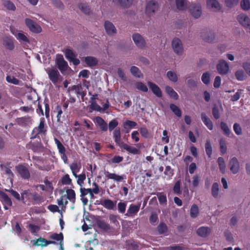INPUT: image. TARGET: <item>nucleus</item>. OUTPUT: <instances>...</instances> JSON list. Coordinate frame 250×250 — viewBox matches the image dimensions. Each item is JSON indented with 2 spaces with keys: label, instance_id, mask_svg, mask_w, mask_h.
<instances>
[{
  "label": "nucleus",
  "instance_id": "nucleus-1",
  "mask_svg": "<svg viewBox=\"0 0 250 250\" xmlns=\"http://www.w3.org/2000/svg\"><path fill=\"white\" fill-rule=\"evenodd\" d=\"M63 52L66 59L70 62H72L74 65L77 66L80 64V60L76 58V54L72 49H65L63 50Z\"/></svg>",
  "mask_w": 250,
  "mask_h": 250
},
{
  "label": "nucleus",
  "instance_id": "nucleus-2",
  "mask_svg": "<svg viewBox=\"0 0 250 250\" xmlns=\"http://www.w3.org/2000/svg\"><path fill=\"white\" fill-rule=\"evenodd\" d=\"M44 119L42 118L40 119V122L39 126L36 127L33 130L31 133V139H34L36 138H39V134L44 133L45 130L44 129Z\"/></svg>",
  "mask_w": 250,
  "mask_h": 250
},
{
  "label": "nucleus",
  "instance_id": "nucleus-3",
  "mask_svg": "<svg viewBox=\"0 0 250 250\" xmlns=\"http://www.w3.org/2000/svg\"><path fill=\"white\" fill-rule=\"evenodd\" d=\"M216 69L218 73L221 75H226L229 71V65L228 62L223 60H221L219 61L216 65Z\"/></svg>",
  "mask_w": 250,
  "mask_h": 250
},
{
  "label": "nucleus",
  "instance_id": "nucleus-4",
  "mask_svg": "<svg viewBox=\"0 0 250 250\" xmlns=\"http://www.w3.org/2000/svg\"><path fill=\"white\" fill-rule=\"evenodd\" d=\"M16 169L22 179L28 180L30 177V173L27 167L22 165H19L16 167Z\"/></svg>",
  "mask_w": 250,
  "mask_h": 250
},
{
  "label": "nucleus",
  "instance_id": "nucleus-5",
  "mask_svg": "<svg viewBox=\"0 0 250 250\" xmlns=\"http://www.w3.org/2000/svg\"><path fill=\"white\" fill-rule=\"evenodd\" d=\"M125 247L127 250H140L143 246L139 242L131 239L125 241Z\"/></svg>",
  "mask_w": 250,
  "mask_h": 250
},
{
  "label": "nucleus",
  "instance_id": "nucleus-6",
  "mask_svg": "<svg viewBox=\"0 0 250 250\" xmlns=\"http://www.w3.org/2000/svg\"><path fill=\"white\" fill-rule=\"evenodd\" d=\"M0 200L5 210L9 209L12 206V202L9 197L4 192L0 191Z\"/></svg>",
  "mask_w": 250,
  "mask_h": 250
},
{
  "label": "nucleus",
  "instance_id": "nucleus-7",
  "mask_svg": "<svg viewBox=\"0 0 250 250\" xmlns=\"http://www.w3.org/2000/svg\"><path fill=\"white\" fill-rule=\"evenodd\" d=\"M25 23L30 30L33 32L39 33L42 31V28L35 22L30 19H26Z\"/></svg>",
  "mask_w": 250,
  "mask_h": 250
},
{
  "label": "nucleus",
  "instance_id": "nucleus-8",
  "mask_svg": "<svg viewBox=\"0 0 250 250\" xmlns=\"http://www.w3.org/2000/svg\"><path fill=\"white\" fill-rule=\"evenodd\" d=\"M172 46L175 53L180 55L183 52V45L181 41L178 38L173 39L172 42Z\"/></svg>",
  "mask_w": 250,
  "mask_h": 250
},
{
  "label": "nucleus",
  "instance_id": "nucleus-9",
  "mask_svg": "<svg viewBox=\"0 0 250 250\" xmlns=\"http://www.w3.org/2000/svg\"><path fill=\"white\" fill-rule=\"evenodd\" d=\"M158 3L157 1L151 0L147 3L146 9V13L150 16L154 13L158 8Z\"/></svg>",
  "mask_w": 250,
  "mask_h": 250
},
{
  "label": "nucleus",
  "instance_id": "nucleus-10",
  "mask_svg": "<svg viewBox=\"0 0 250 250\" xmlns=\"http://www.w3.org/2000/svg\"><path fill=\"white\" fill-rule=\"evenodd\" d=\"M230 170L233 174H236L239 170V163L237 159L235 157H233L231 159L229 162Z\"/></svg>",
  "mask_w": 250,
  "mask_h": 250
},
{
  "label": "nucleus",
  "instance_id": "nucleus-11",
  "mask_svg": "<svg viewBox=\"0 0 250 250\" xmlns=\"http://www.w3.org/2000/svg\"><path fill=\"white\" fill-rule=\"evenodd\" d=\"M141 203H139L138 205H130L127 210V212L125 214V215L128 217H130L136 215L139 211Z\"/></svg>",
  "mask_w": 250,
  "mask_h": 250
},
{
  "label": "nucleus",
  "instance_id": "nucleus-12",
  "mask_svg": "<svg viewBox=\"0 0 250 250\" xmlns=\"http://www.w3.org/2000/svg\"><path fill=\"white\" fill-rule=\"evenodd\" d=\"M49 79L54 84H56L60 76V73L57 69H51L47 72Z\"/></svg>",
  "mask_w": 250,
  "mask_h": 250
},
{
  "label": "nucleus",
  "instance_id": "nucleus-13",
  "mask_svg": "<svg viewBox=\"0 0 250 250\" xmlns=\"http://www.w3.org/2000/svg\"><path fill=\"white\" fill-rule=\"evenodd\" d=\"M104 174L107 179H112L117 182L123 181L125 177V175H119L115 173H110L108 171H105Z\"/></svg>",
  "mask_w": 250,
  "mask_h": 250
},
{
  "label": "nucleus",
  "instance_id": "nucleus-14",
  "mask_svg": "<svg viewBox=\"0 0 250 250\" xmlns=\"http://www.w3.org/2000/svg\"><path fill=\"white\" fill-rule=\"evenodd\" d=\"M147 84L152 93L158 98L162 97V92L160 87L151 82H148Z\"/></svg>",
  "mask_w": 250,
  "mask_h": 250
},
{
  "label": "nucleus",
  "instance_id": "nucleus-15",
  "mask_svg": "<svg viewBox=\"0 0 250 250\" xmlns=\"http://www.w3.org/2000/svg\"><path fill=\"white\" fill-rule=\"evenodd\" d=\"M56 63L58 69L62 72L67 70L68 67L67 62L64 60L62 56L57 59Z\"/></svg>",
  "mask_w": 250,
  "mask_h": 250
},
{
  "label": "nucleus",
  "instance_id": "nucleus-16",
  "mask_svg": "<svg viewBox=\"0 0 250 250\" xmlns=\"http://www.w3.org/2000/svg\"><path fill=\"white\" fill-rule=\"evenodd\" d=\"M132 39L137 46L141 48L145 47L146 43L145 41L140 34H133Z\"/></svg>",
  "mask_w": 250,
  "mask_h": 250
},
{
  "label": "nucleus",
  "instance_id": "nucleus-17",
  "mask_svg": "<svg viewBox=\"0 0 250 250\" xmlns=\"http://www.w3.org/2000/svg\"><path fill=\"white\" fill-rule=\"evenodd\" d=\"M32 192L31 190L27 189L24 190L22 193L21 194V202L25 204L26 202H28L29 203L32 202Z\"/></svg>",
  "mask_w": 250,
  "mask_h": 250
},
{
  "label": "nucleus",
  "instance_id": "nucleus-18",
  "mask_svg": "<svg viewBox=\"0 0 250 250\" xmlns=\"http://www.w3.org/2000/svg\"><path fill=\"white\" fill-rule=\"evenodd\" d=\"M207 6L214 11H219L221 6L217 0H207Z\"/></svg>",
  "mask_w": 250,
  "mask_h": 250
},
{
  "label": "nucleus",
  "instance_id": "nucleus-19",
  "mask_svg": "<svg viewBox=\"0 0 250 250\" xmlns=\"http://www.w3.org/2000/svg\"><path fill=\"white\" fill-rule=\"evenodd\" d=\"M14 41L13 37H7L3 39V44L7 49L13 50L15 47Z\"/></svg>",
  "mask_w": 250,
  "mask_h": 250
},
{
  "label": "nucleus",
  "instance_id": "nucleus-20",
  "mask_svg": "<svg viewBox=\"0 0 250 250\" xmlns=\"http://www.w3.org/2000/svg\"><path fill=\"white\" fill-rule=\"evenodd\" d=\"M120 147L126 150L129 153L134 155L140 154L141 153V151L139 149L131 146L125 143L121 145Z\"/></svg>",
  "mask_w": 250,
  "mask_h": 250
},
{
  "label": "nucleus",
  "instance_id": "nucleus-21",
  "mask_svg": "<svg viewBox=\"0 0 250 250\" xmlns=\"http://www.w3.org/2000/svg\"><path fill=\"white\" fill-rule=\"evenodd\" d=\"M116 202H114L111 200L107 199L103 201L101 203V205L107 209L115 210L116 209Z\"/></svg>",
  "mask_w": 250,
  "mask_h": 250
},
{
  "label": "nucleus",
  "instance_id": "nucleus-22",
  "mask_svg": "<svg viewBox=\"0 0 250 250\" xmlns=\"http://www.w3.org/2000/svg\"><path fill=\"white\" fill-rule=\"evenodd\" d=\"M16 122L18 125L22 126H25L32 124V119L29 116L17 118Z\"/></svg>",
  "mask_w": 250,
  "mask_h": 250
},
{
  "label": "nucleus",
  "instance_id": "nucleus-23",
  "mask_svg": "<svg viewBox=\"0 0 250 250\" xmlns=\"http://www.w3.org/2000/svg\"><path fill=\"white\" fill-rule=\"evenodd\" d=\"M104 26L106 32L107 34L112 35L116 33V28L111 22L108 21H105Z\"/></svg>",
  "mask_w": 250,
  "mask_h": 250
},
{
  "label": "nucleus",
  "instance_id": "nucleus-24",
  "mask_svg": "<svg viewBox=\"0 0 250 250\" xmlns=\"http://www.w3.org/2000/svg\"><path fill=\"white\" fill-rule=\"evenodd\" d=\"M31 195L32 198V203L33 204H40L44 201L43 196L36 191L33 192Z\"/></svg>",
  "mask_w": 250,
  "mask_h": 250
},
{
  "label": "nucleus",
  "instance_id": "nucleus-25",
  "mask_svg": "<svg viewBox=\"0 0 250 250\" xmlns=\"http://www.w3.org/2000/svg\"><path fill=\"white\" fill-rule=\"evenodd\" d=\"M237 19L239 23L243 26L248 27L250 26V19L247 16L242 14L238 16Z\"/></svg>",
  "mask_w": 250,
  "mask_h": 250
},
{
  "label": "nucleus",
  "instance_id": "nucleus-26",
  "mask_svg": "<svg viewBox=\"0 0 250 250\" xmlns=\"http://www.w3.org/2000/svg\"><path fill=\"white\" fill-rule=\"evenodd\" d=\"M84 62L88 66L92 67L98 64V60L94 57L87 56L84 58Z\"/></svg>",
  "mask_w": 250,
  "mask_h": 250
},
{
  "label": "nucleus",
  "instance_id": "nucleus-27",
  "mask_svg": "<svg viewBox=\"0 0 250 250\" xmlns=\"http://www.w3.org/2000/svg\"><path fill=\"white\" fill-rule=\"evenodd\" d=\"M113 137L116 144L121 147L124 143L121 142V131L119 128H116L113 132Z\"/></svg>",
  "mask_w": 250,
  "mask_h": 250
},
{
  "label": "nucleus",
  "instance_id": "nucleus-28",
  "mask_svg": "<svg viewBox=\"0 0 250 250\" xmlns=\"http://www.w3.org/2000/svg\"><path fill=\"white\" fill-rule=\"evenodd\" d=\"M95 122L99 126L100 129L103 131H106L108 129L107 123L101 117L98 116L95 118Z\"/></svg>",
  "mask_w": 250,
  "mask_h": 250
},
{
  "label": "nucleus",
  "instance_id": "nucleus-29",
  "mask_svg": "<svg viewBox=\"0 0 250 250\" xmlns=\"http://www.w3.org/2000/svg\"><path fill=\"white\" fill-rule=\"evenodd\" d=\"M66 194L64 195V197L66 196L70 202L74 204L76 201V193L75 191L72 189H68L66 190Z\"/></svg>",
  "mask_w": 250,
  "mask_h": 250
},
{
  "label": "nucleus",
  "instance_id": "nucleus-30",
  "mask_svg": "<svg viewBox=\"0 0 250 250\" xmlns=\"http://www.w3.org/2000/svg\"><path fill=\"white\" fill-rule=\"evenodd\" d=\"M216 40V36L213 32L208 30L205 34V41L208 42H212Z\"/></svg>",
  "mask_w": 250,
  "mask_h": 250
},
{
  "label": "nucleus",
  "instance_id": "nucleus-31",
  "mask_svg": "<svg viewBox=\"0 0 250 250\" xmlns=\"http://www.w3.org/2000/svg\"><path fill=\"white\" fill-rule=\"evenodd\" d=\"M29 145L30 148H31L34 152L40 151L43 147L42 144L40 141L30 143Z\"/></svg>",
  "mask_w": 250,
  "mask_h": 250
},
{
  "label": "nucleus",
  "instance_id": "nucleus-32",
  "mask_svg": "<svg viewBox=\"0 0 250 250\" xmlns=\"http://www.w3.org/2000/svg\"><path fill=\"white\" fill-rule=\"evenodd\" d=\"M166 92L170 98L174 100H177L179 98L178 94L169 86H166Z\"/></svg>",
  "mask_w": 250,
  "mask_h": 250
},
{
  "label": "nucleus",
  "instance_id": "nucleus-33",
  "mask_svg": "<svg viewBox=\"0 0 250 250\" xmlns=\"http://www.w3.org/2000/svg\"><path fill=\"white\" fill-rule=\"evenodd\" d=\"M97 226L101 230L104 231H107L110 229V225L104 221H99L97 222Z\"/></svg>",
  "mask_w": 250,
  "mask_h": 250
},
{
  "label": "nucleus",
  "instance_id": "nucleus-34",
  "mask_svg": "<svg viewBox=\"0 0 250 250\" xmlns=\"http://www.w3.org/2000/svg\"><path fill=\"white\" fill-rule=\"evenodd\" d=\"M130 72L135 77L140 78L143 77V74L140 70L135 66H132L130 68Z\"/></svg>",
  "mask_w": 250,
  "mask_h": 250
},
{
  "label": "nucleus",
  "instance_id": "nucleus-35",
  "mask_svg": "<svg viewBox=\"0 0 250 250\" xmlns=\"http://www.w3.org/2000/svg\"><path fill=\"white\" fill-rule=\"evenodd\" d=\"M157 230L159 234H163L168 230L167 225L164 222H161L157 228Z\"/></svg>",
  "mask_w": 250,
  "mask_h": 250
},
{
  "label": "nucleus",
  "instance_id": "nucleus-36",
  "mask_svg": "<svg viewBox=\"0 0 250 250\" xmlns=\"http://www.w3.org/2000/svg\"><path fill=\"white\" fill-rule=\"evenodd\" d=\"M235 76L238 81H242L247 78V75L242 69H238L235 73Z\"/></svg>",
  "mask_w": 250,
  "mask_h": 250
},
{
  "label": "nucleus",
  "instance_id": "nucleus-37",
  "mask_svg": "<svg viewBox=\"0 0 250 250\" xmlns=\"http://www.w3.org/2000/svg\"><path fill=\"white\" fill-rule=\"evenodd\" d=\"M199 213V208L198 206L195 204L193 205L190 210V215L191 217L193 218L197 217Z\"/></svg>",
  "mask_w": 250,
  "mask_h": 250
},
{
  "label": "nucleus",
  "instance_id": "nucleus-38",
  "mask_svg": "<svg viewBox=\"0 0 250 250\" xmlns=\"http://www.w3.org/2000/svg\"><path fill=\"white\" fill-rule=\"evenodd\" d=\"M49 239L55 240L57 241H60V243L63 242V235L62 232L60 233H54L49 236Z\"/></svg>",
  "mask_w": 250,
  "mask_h": 250
},
{
  "label": "nucleus",
  "instance_id": "nucleus-39",
  "mask_svg": "<svg viewBox=\"0 0 250 250\" xmlns=\"http://www.w3.org/2000/svg\"><path fill=\"white\" fill-rule=\"evenodd\" d=\"M217 162L220 171L222 173H224L226 171V165L224 158L221 157H219L217 160Z\"/></svg>",
  "mask_w": 250,
  "mask_h": 250
},
{
  "label": "nucleus",
  "instance_id": "nucleus-40",
  "mask_svg": "<svg viewBox=\"0 0 250 250\" xmlns=\"http://www.w3.org/2000/svg\"><path fill=\"white\" fill-rule=\"evenodd\" d=\"M79 8L85 14H89L90 13V8L89 6L85 3H81L78 5Z\"/></svg>",
  "mask_w": 250,
  "mask_h": 250
},
{
  "label": "nucleus",
  "instance_id": "nucleus-41",
  "mask_svg": "<svg viewBox=\"0 0 250 250\" xmlns=\"http://www.w3.org/2000/svg\"><path fill=\"white\" fill-rule=\"evenodd\" d=\"M54 141L55 144L57 145V148L59 150V153H64L65 152L66 149L63 145L62 144V143L56 138H54Z\"/></svg>",
  "mask_w": 250,
  "mask_h": 250
},
{
  "label": "nucleus",
  "instance_id": "nucleus-42",
  "mask_svg": "<svg viewBox=\"0 0 250 250\" xmlns=\"http://www.w3.org/2000/svg\"><path fill=\"white\" fill-rule=\"evenodd\" d=\"M159 202L161 205L166 204L167 202V196L164 192H158L157 194Z\"/></svg>",
  "mask_w": 250,
  "mask_h": 250
},
{
  "label": "nucleus",
  "instance_id": "nucleus-43",
  "mask_svg": "<svg viewBox=\"0 0 250 250\" xmlns=\"http://www.w3.org/2000/svg\"><path fill=\"white\" fill-rule=\"evenodd\" d=\"M219 192V185L217 183L213 184L211 188V193L212 196L216 198L218 196Z\"/></svg>",
  "mask_w": 250,
  "mask_h": 250
},
{
  "label": "nucleus",
  "instance_id": "nucleus-44",
  "mask_svg": "<svg viewBox=\"0 0 250 250\" xmlns=\"http://www.w3.org/2000/svg\"><path fill=\"white\" fill-rule=\"evenodd\" d=\"M16 38L20 42H22L25 43H29L28 38L22 33H18L16 36Z\"/></svg>",
  "mask_w": 250,
  "mask_h": 250
},
{
  "label": "nucleus",
  "instance_id": "nucleus-45",
  "mask_svg": "<svg viewBox=\"0 0 250 250\" xmlns=\"http://www.w3.org/2000/svg\"><path fill=\"white\" fill-rule=\"evenodd\" d=\"M177 8L180 10H185L186 8V0H175Z\"/></svg>",
  "mask_w": 250,
  "mask_h": 250
},
{
  "label": "nucleus",
  "instance_id": "nucleus-46",
  "mask_svg": "<svg viewBox=\"0 0 250 250\" xmlns=\"http://www.w3.org/2000/svg\"><path fill=\"white\" fill-rule=\"evenodd\" d=\"M220 151L222 154H224L227 151V146L226 141L224 139H221L219 142Z\"/></svg>",
  "mask_w": 250,
  "mask_h": 250
},
{
  "label": "nucleus",
  "instance_id": "nucleus-47",
  "mask_svg": "<svg viewBox=\"0 0 250 250\" xmlns=\"http://www.w3.org/2000/svg\"><path fill=\"white\" fill-rule=\"evenodd\" d=\"M136 88L143 92H147L148 91V88L144 83L141 82H137L135 84Z\"/></svg>",
  "mask_w": 250,
  "mask_h": 250
},
{
  "label": "nucleus",
  "instance_id": "nucleus-48",
  "mask_svg": "<svg viewBox=\"0 0 250 250\" xmlns=\"http://www.w3.org/2000/svg\"><path fill=\"white\" fill-rule=\"evenodd\" d=\"M158 222V217L155 212H152L149 217V222L153 226H155Z\"/></svg>",
  "mask_w": 250,
  "mask_h": 250
},
{
  "label": "nucleus",
  "instance_id": "nucleus-49",
  "mask_svg": "<svg viewBox=\"0 0 250 250\" xmlns=\"http://www.w3.org/2000/svg\"><path fill=\"white\" fill-rule=\"evenodd\" d=\"M220 127L225 134L228 136L230 134V129L226 123L223 122H221L220 123Z\"/></svg>",
  "mask_w": 250,
  "mask_h": 250
},
{
  "label": "nucleus",
  "instance_id": "nucleus-50",
  "mask_svg": "<svg viewBox=\"0 0 250 250\" xmlns=\"http://www.w3.org/2000/svg\"><path fill=\"white\" fill-rule=\"evenodd\" d=\"M164 174L167 176V179H170L173 175V170L171 168L170 166H167L166 167Z\"/></svg>",
  "mask_w": 250,
  "mask_h": 250
},
{
  "label": "nucleus",
  "instance_id": "nucleus-51",
  "mask_svg": "<svg viewBox=\"0 0 250 250\" xmlns=\"http://www.w3.org/2000/svg\"><path fill=\"white\" fill-rule=\"evenodd\" d=\"M119 216L114 215V214H110L109 216V219L111 223L115 225L116 226H120L119 222L118 221V219L119 218Z\"/></svg>",
  "mask_w": 250,
  "mask_h": 250
},
{
  "label": "nucleus",
  "instance_id": "nucleus-52",
  "mask_svg": "<svg viewBox=\"0 0 250 250\" xmlns=\"http://www.w3.org/2000/svg\"><path fill=\"white\" fill-rule=\"evenodd\" d=\"M167 78L172 82H176L177 81L178 78L175 73L169 71L167 72Z\"/></svg>",
  "mask_w": 250,
  "mask_h": 250
},
{
  "label": "nucleus",
  "instance_id": "nucleus-53",
  "mask_svg": "<svg viewBox=\"0 0 250 250\" xmlns=\"http://www.w3.org/2000/svg\"><path fill=\"white\" fill-rule=\"evenodd\" d=\"M61 182L62 185H70L72 183V180L69 177L68 174L64 175L61 179Z\"/></svg>",
  "mask_w": 250,
  "mask_h": 250
},
{
  "label": "nucleus",
  "instance_id": "nucleus-54",
  "mask_svg": "<svg viewBox=\"0 0 250 250\" xmlns=\"http://www.w3.org/2000/svg\"><path fill=\"white\" fill-rule=\"evenodd\" d=\"M239 0H225V4L227 7L232 8L236 5Z\"/></svg>",
  "mask_w": 250,
  "mask_h": 250
},
{
  "label": "nucleus",
  "instance_id": "nucleus-55",
  "mask_svg": "<svg viewBox=\"0 0 250 250\" xmlns=\"http://www.w3.org/2000/svg\"><path fill=\"white\" fill-rule=\"evenodd\" d=\"M11 193V194L17 200L21 201V194L20 195V194L16 191L11 189L9 190H6Z\"/></svg>",
  "mask_w": 250,
  "mask_h": 250
},
{
  "label": "nucleus",
  "instance_id": "nucleus-56",
  "mask_svg": "<svg viewBox=\"0 0 250 250\" xmlns=\"http://www.w3.org/2000/svg\"><path fill=\"white\" fill-rule=\"evenodd\" d=\"M173 192L177 194H179L181 193V183L180 181H177L173 187Z\"/></svg>",
  "mask_w": 250,
  "mask_h": 250
},
{
  "label": "nucleus",
  "instance_id": "nucleus-57",
  "mask_svg": "<svg viewBox=\"0 0 250 250\" xmlns=\"http://www.w3.org/2000/svg\"><path fill=\"white\" fill-rule=\"evenodd\" d=\"M70 169L72 170V173L75 177H77V175L76 174V172L79 171V167L77 163H73L70 166Z\"/></svg>",
  "mask_w": 250,
  "mask_h": 250
},
{
  "label": "nucleus",
  "instance_id": "nucleus-58",
  "mask_svg": "<svg viewBox=\"0 0 250 250\" xmlns=\"http://www.w3.org/2000/svg\"><path fill=\"white\" fill-rule=\"evenodd\" d=\"M241 6L245 10H248L250 8V2L249 0H242L241 2Z\"/></svg>",
  "mask_w": 250,
  "mask_h": 250
},
{
  "label": "nucleus",
  "instance_id": "nucleus-59",
  "mask_svg": "<svg viewBox=\"0 0 250 250\" xmlns=\"http://www.w3.org/2000/svg\"><path fill=\"white\" fill-rule=\"evenodd\" d=\"M89 103L90 104V109H103L96 102V100H89Z\"/></svg>",
  "mask_w": 250,
  "mask_h": 250
},
{
  "label": "nucleus",
  "instance_id": "nucleus-60",
  "mask_svg": "<svg viewBox=\"0 0 250 250\" xmlns=\"http://www.w3.org/2000/svg\"><path fill=\"white\" fill-rule=\"evenodd\" d=\"M137 125V123L134 121L127 120L126 121L124 125V127L125 129L127 128V127L131 129Z\"/></svg>",
  "mask_w": 250,
  "mask_h": 250
},
{
  "label": "nucleus",
  "instance_id": "nucleus-61",
  "mask_svg": "<svg viewBox=\"0 0 250 250\" xmlns=\"http://www.w3.org/2000/svg\"><path fill=\"white\" fill-rule=\"evenodd\" d=\"M118 125V121L113 119L109 122L108 124V129L110 131H112L114 128H115Z\"/></svg>",
  "mask_w": 250,
  "mask_h": 250
},
{
  "label": "nucleus",
  "instance_id": "nucleus-62",
  "mask_svg": "<svg viewBox=\"0 0 250 250\" xmlns=\"http://www.w3.org/2000/svg\"><path fill=\"white\" fill-rule=\"evenodd\" d=\"M126 204L124 202H120L118 204V209L120 213H124L125 211Z\"/></svg>",
  "mask_w": 250,
  "mask_h": 250
},
{
  "label": "nucleus",
  "instance_id": "nucleus-63",
  "mask_svg": "<svg viewBox=\"0 0 250 250\" xmlns=\"http://www.w3.org/2000/svg\"><path fill=\"white\" fill-rule=\"evenodd\" d=\"M206 152L208 157H210L212 154V147L210 143L207 141L205 144Z\"/></svg>",
  "mask_w": 250,
  "mask_h": 250
},
{
  "label": "nucleus",
  "instance_id": "nucleus-64",
  "mask_svg": "<svg viewBox=\"0 0 250 250\" xmlns=\"http://www.w3.org/2000/svg\"><path fill=\"white\" fill-rule=\"evenodd\" d=\"M204 124L209 130H212L213 127L212 122L209 118L205 116H204Z\"/></svg>",
  "mask_w": 250,
  "mask_h": 250
}]
</instances>
